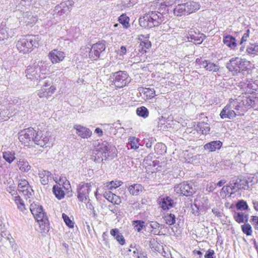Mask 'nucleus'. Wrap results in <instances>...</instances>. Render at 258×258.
<instances>
[{
	"mask_svg": "<svg viewBox=\"0 0 258 258\" xmlns=\"http://www.w3.org/2000/svg\"><path fill=\"white\" fill-rule=\"evenodd\" d=\"M163 15L157 11H152L145 14L139 19L140 25L144 28H151L157 27L164 21Z\"/></svg>",
	"mask_w": 258,
	"mask_h": 258,
	"instance_id": "nucleus-1",
	"label": "nucleus"
},
{
	"mask_svg": "<svg viewBox=\"0 0 258 258\" xmlns=\"http://www.w3.org/2000/svg\"><path fill=\"white\" fill-rule=\"evenodd\" d=\"M39 42L38 36L26 35L18 40L16 46L20 52L27 53L31 52L33 47H38Z\"/></svg>",
	"mask_w": 258,
	"mask_h": 258,
	"instance_id": "nucleus-2",
	"label": "nucleus"
},
{
	"mask_svg": "<svg viewBox=\"0 0 258 258\" xmlns=\"http://www.w3.org/2000/svg\"><path fill=\"white\" fill-rule=\"evenodd\" d=\"M249 61L239 57H233L226 63V68L234 73H240L247 69Z\"/></svg>",
	"mask_w": 258,
	"mask_h": 258,
	"instance_id": "nucleus-3",
	"label": "nucleus"
},
{
	"mask_svg": "<svg viewBox=\"0 0 258 258\" xmlns=\"http://www.w3.org/2000/svg\"><path fill=\"white\" fill-rule=\"evenodd\" d=\"M246 97L239 96L235 99H230L229 101L230 106L234 110L237 115H242L248 108L246 103Z\"/></svg>",
	"mask_w": 258,
	"mask_h": 258,
	"instance_id": "nucleus-4",
	"label": "nucleus"
},
{
	"mask_svg": "<svg viewBox=\"0 0 258 258\" xmlns=\"http://www.w3.org/2000/svg\"><path fill=\"white\" fill-rule=\"evenodd\" d=\"M113 83L116 88H121L128 85L131 80L128 75L125 71H119L112 73L111 76Z\"/></svg>",
	"mask_w": 258,
	"mask_h": 258,
	"instance_id": "nucleus-5",
	"label": "nucleus"
},
{
	"mask_svg": "<svg viewBox=\"0 0 258 258\" xmlns=\"http://www.w3.org/2000/svg\"><path fill=\"white\" fill-rule=\"evenodd\" d=\"M105 45L104 41H99L92 45L91 48L89 47H85L82 49L85 50L86 52L88 53L89 57L92 60H97L100 56L101 52L105 50ZM88 54H86V56Z\"/></svg>",
	"mask_w": 258,
	"mask_h": 258,
	"instance_id": "nucleus-6",
	"label": "nucleus"
},
{
	"mask_svg": "<svg viewBox=\"0 0 258 258\" xmlns=\"http://www.w3.org/2000/svg\"><path fill=\"white\" fill-rule=\"evenodd\" d=\"M36 130L32 127H29L21 131L19 133V139L25 146H32Z\"/></svg>",
	"mask_w": 258,
	"mask_h": 258,
	"instance_id": "nucleus-7",
	"label": "nucleus"
},
{
	"mask_svg": "<svg viewBox=\"0 0 258 258\" xmlns=\"http://www.w3.org/2000/svg\"><path fill=\"white\" fill-rule=\"evenodd\" d=\"M174 191L178 195L183 196H190L196 192V188L192 183L184 181L174 186Z\"/></svg>",
	"mask_w": 258,
	"mask_h": 258,
	"instance_id": "nucleus-8",
	"label": "nucleus"
},
{
	"mask_svg": "<svg viewBox=\"0 0 258 258\" xmlns=\"http://www.w3.org/2000/svg\"><path fill=\"white\" fill-rule=\"evenodd\" d=\"M92 184L90 182L79 185L78 188V198L80 202L89 201V195L91 190Z\"/></svg>",
	"mask_w": 258,
	"mask_h": 258,
	"instance_id": "nucleus-9",
	"label": "nucleus"
},
{
	"mask_svg": "<svg viewBox=\"0 0 258 258\" xmlns=\"http://www.w3.org/2000/svg\"><path fill=\"white\" fill-rule=\"evenodd\" d=\"M49 138L46 132L42 131H36L35 134L34 143L41 147H46L48 143Z\"/></svg>",
	"mask_w": 258,
	"mask_h": 258,
	"instance_id": "nucleus-10",
	"label": "nucleus"
},
{
	"mask_svg": "<svg viewBox=\"0 0 258 258\" xmlns=\"http://www.w3.org/2000/svg\"><path fill=\"white\" fill-rule=\"evenodd\" d=\"M65 56V54L63 52L57 49H53L48 54L49 59L53 64L62 61Z\"/></svg>",
	"mask_w": 258,
	"mask_h": 258,
	"instance_id": "nucleus-11",
	"label": "nucleus"
},
{
	"mask_svg": "<svg viewBox=\"0 0 258 258\" xmlns=\"http://www.w3.org/2000/svg\"><path fill=\"white\" fill-rule=\"evenodd\" d=\"M222 119H233L237 116L234 110L231 106L229 102L223 108L220 114Z\"/></svg>",
	"mask_w": 258,
	"mask_h": 258,
	"instance_id": "nucleus-12",
	"label": "nucleus"
},
{
	"mask_svg": "<svg viewBox=\"0 0 258 258\" xmlns=\"http://www.w3.org/2000/svg\"><path fill=\"white\" fill-rule=\"evenodd\" d=\"M196 61L199 63L201 68H204L207 71L216 72L219 70L220 67L218 64L214 63L210 60H204L201 61L200 59L198 58Z\"/></svg>",
	"mask_w": 258,
	"mask_h": 258,
	"instance_id": "nucleus-13",
	"label": "nucleus"
},
{
	"mask_svg": "<svg viewBox=\"0 0 258 258\" xmlns=\"http://www.w3.org/2000/svg\"><path fill=\"white\" fill-rule=\"evenodd\" d=\"M63 184L61 185L60 183L55 184L53 187V192L55 195V197L59 200L61 199L64 196V191L62 188L68 189V186H69V181H67V183L66 182L63 183Z\"/></svg>",
	"mask_w": 258,
	"mask_h": 258,
	"instance_id": "nucleus-14",
	"label": "nucleus"
},
{
	"mask_svg": "<svg viewBox=\"0 0 258 258\" xmlns=\"http://www.w3.org/2000/svg\"><path fill=\"white\" fill-rule=\"evenodd\" d=\"M26 76L28 79L33 80L40 77L35 62L29 66L25 71Z\"/></svg>",
	"mask_w": 258,
	"mask_h": 258,
	"instance_id": "nucleus-15",
	"label": "nucleus"
},
{
	"mask_svg": "<svg viewBox=\"0 0 258 258\" xmlns=\"http://www.w3.org/2000/svg\"><path fill=\"white\" fill-rule=\"evenodd\" d=\"M74 128L76 130V134L82 138L88 139L92 135V131L85 126L76 124Z\"/></svg>",
	"mask_w": 258,
	"mask_h": 258,
	"instance_id": "nucleus-16",
	"label": "nucleus"
},
{
	"mask_svg": "<svg viewBox=\"0 0 258 258\" xmlns=\"http://www.w3.org/2000/svg\"><path fill=\"white\" fill-rule=\"evenodd\" d=\"M40 216L36 218V220L39 224V227L41 231L43 232L48 231L49 221L45 214H40Z\"/></svg>",
	"mask_w": 258,
	"mask_h": 258,
	"instance_id": "nucleus-17",
	"label": "nucleus"
},
{
	"mask_svg": "<svg viewBox=\"0 0 258 258\" xmlns=\"http://www.w3.org/2000/svg\"><path fill=\"white\" fill-rule=\"evenodd\" d=\"M187 38L195 41L197 44H201L205 38V35L195 30L190 29L188 32Z\"/></svg>",
	"mask_w": 258,
	"mask_h": 258,
	"instance_id": "nucleus-18",
	"label": "nucleus"
},
{
	"mask_svg": "<svg viewBox=\"0 0 258 258\" xmlns=\"http://www.w3.org/2000/svg\"><path fill=\"white\" fill-rule=\"evenodd\" d=\"M223 43L231 49L234 50L237 46L235 37L230 35L225 36L223 39Z\"/></svg>",
	"mask_w": 258,
	"mask_h": 258,
	"instance_id": "nucleus-19",
	"label": "nucleus"
},
{
	"mask_svg": "<svg viewBox=\"0 0 258 258\" xmlns=\"http://www.w3.org/2000/svg\"><path fill=\"white\" fill-rule=\"evenodd\" d=\"M30 210L35 219L40 216V214H45L42 207L38 203L33 202L30 206Z\"/></svg>",
	"mask_w": 258,
	"mask_h": 258,
	"instance_id": "nucleus-20",
	"label": "nucleus"
},
{
	"mask_svg": "<svg viewBox=\"0 0 258 258\" xmlns=\"http://www.w3.org/2000/svg\"><path fill=\"white\" fill-rule=\"evenodd\" d=\"M222 144V142L220 141H214L207 143L204 145V147L205 150L209 152H214L216 150H219L221 148Z\"/></svg>",
	"mask_w": 258,
	"mask_h": 258,
	"instance_id": "nucleus-21",
	"label": "nucleus"
},
{
	"mask_svg": "<svg viewBox=\"0 0 258 258\" xmlns=\"http://www.w3.org/2000/svg\"><path fill=\"white\" fill-rule=\"evenodd\" d=\"M159 204L163 210H166L173 207L174 202L171 198L166 197L161 199Z\"/></svg>",
	"mask_w": 258,
	"mask_h": 258,
	"instance_id": "nucleus-22",
	"label": "nucleus"
},
{
	"mask_svg": "<svg viewBox=\"0 0 258 258\" xmlns=\"http://www.w3.org/2000/svg\"><path fill=\"white\" fill-rule=\"evenodd\" d=\"M246 101L248 108H253L258 110V95L252 94L248 97H246Z\"/></svg>",
	"mask_w": 258,
	"mask_h": 258,
	"instance_id": "nucleus-23",
	"label": "nucleus"
},
{
	"mask_svg": "<svg viewBox=\"0 0 258 258\" xmlns=\"http://www.w3.org/2000/svg\"><path fill=\"white\" fill-rule=\"evenodd\" d=\"M234 220L238 223H246L248 219V215L242 212H234L233 214Z\"/></svg>",
	"mask_w": 258,
	"mask_h": 258,
	"instance_id": "nucleus-24",
	"label": "nucleus"
},
{
	"mask_svg": "<svg viewBox=\"0 0 258 258\" xmlns=\"http://www.w3.org/2000/svg\"><path fill=\"white\" fill-rule=\"evenodd\" d=\"M110 234L114 237L120 245H123L125 244V239L117 228L112 229L110 230Z\"/></svg>",
	"mask_w": 258,
	"mask_h": 258,
	"instance_id": "nucleus-25",
	"label": "nucleus"
},
{
	"mask_svg": "<svg viewBox=\"0 0 258 258\" xmlns=\"http://www.w3.org/2000/svg\"><path fill=\"white\" fill-rule=\"evenodd\" d=\"M139 91L146 99H152L155 96V91L154 89L142 88L140 89Z\"/></svg>",
	"mask_w": 258,
	"mask_h": 258,
	"instance_id": "nucleus-26",
	"label": "nucleus"
},
{
	"mask_svg": "<svg viewBox=\"0 0 258 258\" xmlns=\"http://www.w3.org/2000/svg\"><path fill=\"white\" fill-rule=\"evenodd\" d=\"M187 14H190L200 9V5L199 3L189 2L185 3Z\"/></svg>",
	"mask_w": 258,
	"mask_h": 258,
	"instance_id": "nucleus-27",
	"label": "nucleus"
},
{
	"mask_svg": "<svg viewBox=\"0 0 258 258\" xmlns=\"http://www.w3.org/2000/svg\"><path fill=\"white\" fill-rule=\"evenodd\" d=\"M197 131H200L203 135H207L209 133L210 126L209 123L202 121L200 122L196 127Z\"/></svg>",
	"mask_w": 258,
	"mask_h": 258,
	"instance_id": "nucleus-28",
	"label": "nucleus"
},
{
	"mask_svg": "<svg viewBox=\"0 0 258 258\" xmlns=\"http://www.w3.org/2000/svg\"><path fill=\"white\" fill-rule=\"evenodd\" d=\"M104 197L109 202L115 204H119L120 200L118 196L112 193L111 191L105 192L104 194Z\"/></svg>",
	"mask_w": 258,
	"mask_h": 258,
	"instance_id": "nucleus-29",
	"label": "nucleus"
},
{
	"mask_svg": "<svg viewBox=\"0 0 258 258\" xmlns=\"http://www.w3.org/2000/svg\"><path fill=\"white\" fill-rule=\"evenodd\" d=\"M143 186L140 184H134L128 187L130 193L133 196H137L143 190Z\"/></svg>",
	"mask_w": 258,
	"mask_h": 258,
	"instance_id": "nucleus-30",
	"label": "nucleus"
},
{
	"mask_svg": "<svg viewBox=\"0 0 258 258\" xmlns=\"http://www.w3.org/2000/svg\"><path fill=\"white\" fill-rule=\"evenodd\" d=\"M51 175V173L47 170H43L39 173L41 183L43 185L47 184L49 182V177Z\"/></svg>",
	"mask_w": 258,
	"mask_h": 258,
	"instance_id": "nucleus-31",
	"label": "nucleus"
},
{
	"mask_svg": "<svg viewBox=\"0 0 258 258\" xmlns=\"http://www.w3.org/2000/svg\"><path fill=\"white\" fill-rule=\"evenodd\" d=\"M36 67L37 68L39 74H46L48 71L47 64L44 61L36 62Z\"/></svg>",
	"mask_w": 258,
	"mask_h": 258,
	"instance_id": "nucleus-32",
	"label": "nucleus"
},
{
	"mask_svg": "<svg viewBox=\"0 0 258 258\" xmlns=\"http://www.w3.org/2000/svg\"><path fill=\"white\" fill-rule=\"evenodd\" d=\"M250 177H240L238 184L237 188H242L244 189H247L249 187V184L251 182V181H249V179H250Z\"/></svg>",
	"mask_w": 258,
	"mask_h": 258,
	"instance_id": "nucleus-33",
	"label": "nucleus"
},
{
	"mask_svg": "<svg viewBox=\"0 0 258 258\" xmlns=\"http://www.w3.org/2000/svg\"><path fill=\"white\" fill-rule=\"evenodd\" d=\"M173 12L174 14L177 16L187 14L185 3L178 5L174 8Z\"/></svg>",
	"mask_w": 258,
	"mask_h": 258,
	"instance_id": "nucleus-34",
	"label": "nucleus"
},
{
	"mask_svg": "<svg viewBox=\"0 0 258 258\" xmlns=\"http://www.w3.org/2000/svg\"><path fill=\"white\" fill-rule=\"evenodd\" d=\"M249 30L247 29L245 31V32L243 34V35L241 38L240 43H239V45L240 46V47L239 48V52H242L244 51V48H245V45L244 43L247 40V39H248V38H249Z\"/></svg>",
	"mask_w": 258,
	"mask_h": 258,
	"instance_id": "nucleus-35",
	"label": "nucleus"
},
{
	"mask_svg": "<svg viewBox=\"0 0 258 258\" xmlns=\"http://www.w3.org/2000/svg\"><path fill=\"white\" fill-rule=\"evenodd\" d=\"M3 158L6 161H13L14 160L17 159L15 156V153L14 151H6L3 153Z\"/></svg>",
	"mask_w": 258,
	"mask_h": 258,
	"instance_id": "nucleus-36",
	"label": "nucleus"
},
{
	"mask_svg": "<svg viewBox=\"0 0 258 258\" xmlns=\"http://www.w3.org/2000/svg\"><path fill=\"white\" fill-rule=\"evenodd\" d=\"M14 201L16 204L17 205L18 209L21 211L24 212L26 210L25 205L20 197L19 196H15L14 197Z\"/></svg>",
	"mask_w": 258,
	"mask_h": 258,
	"instance_id": "nucleus-37",
	"label": "nucleus"
},
{
	"mask_svg": "<svg viewBox=\"0 0 258 258\" xmlns=\"http://www.w3.org/2000/svg\"><path fill=\"white\" fill-rule=\"evenodd\" d=\"M19 191L20 193L22 194L26 200L29 199L31 196H32L34 193V191L31 186L20 189Z\"/></svg>",
	"mask_w": 258,
	"mask_h": 258,
	"instance_id": "nucleus-38",
	"label": "nucleus"
},
{
	"mask_svg": "<svg viewBox=\"0 0 258 258\" xmlns=\"http://www.w3.org/2000/svg\"><path fill=\"white\" fill-rule=\"evenodd\" d=\"M246 51L248 54H258V44L257 43H250L247 48Z\"/></svg>",
	"mask_w": 258,
	"mask_h": 258,
	"instance_id": "nucleus-39",
	"label": "nucleus"
},
{
	"mask_svg": "<svg viewBox=\"0 0 258 258\" xmlns=\"http://www.w3.org/2000/svg\"><path fill=\"white\" fill-rule=\"evenodd\" d=\"M136 113L138 115L144 118L147 117L149 116L148 110L145 106L138 107L136 110Z\"/></svg>",
	"mask_w": 258,
	"mask_h": 258,
	"instance_id": "nucleus-40",
	"label": "nucleus"
},
{
	"mask_svg": "<svg viewBox=\"0 0 258 258\" xmlns=\"http://www.w3.org/2000/svg\"><path fill=\"white\" fill-rule=\"evenodd\" d=\"M129 21V17L126 16L125 14H122L118 18L119 22L125 28H127L130 26Z\"/></svg>",
	"mask_w": 258,
	"mask_h": 258,
	"instance_id": "nucleus-41",
	"label": "nucleus"
},
{
	"mask_svg": "<svg viewBox=\"0 0 258 258\" xmlns=\"http://www.w3.org/2000/svg\"><path fill=\"white\" fill-rule=\"evenodd\" d=\"M8 184L7 185V191L9 193L11 194L12 195H14L16 192L15 189V186L14 181L12 179H10V180H7Z\"/></svg>",
	"mask_w": 258,
	"mask_h": 258,
	"instance_id": "nucleus-42",
	"label": "nucleus"
},
{
	"mask_svg": "<svg viewBox=\"0 0 258 258\" xmlns=\"http://www.w3.org/2000/svg\"><path fill=\"white\" fill-rule=\"evenodd\" d=\"M164 219L166 223L169 225H172L175 223V216L172 214H167L166 215Z\"/></svg>",
	"mask_w": 258,
	"mask_h": 258,
	"instance_id": "nucleus-43",
	"label": "nucleus"
},
{
	"mask_svg": "<svg viewBox=\"0 0 258 258\" xmlns=\"http://www.w3.org/2000/svg\"><path fill=\"white\" fill-rule=\"evenodd\" d=\"M14 242V239L11 237H4L1 243V247L4 246L7 247L9 246H11Z\"/></svg>",
	"mask_w": 258,
	"mask_h": 258,
	"instance_id": "nucleus-44",
	"label": "nucleus"
},
{
	"mask_svg": "<svg viewBox=\"0 0 258 258\" xmlns=\"http://www.w3.org/2000/svg\"><path fill=\"white\" fill-rule=\"evenodd\" d=\"M133 225L134 228L138 232H140L143 227L145 226V222L141 220L134 221Z\"/></svg>",
	"mask_w": 258,
	"mask_h": 258,
	"instance_id": "nucleus-45",
	"label": "nucleus"
},
{
	"mask_svg": "<svg viewBox=\"0 0 258 258\" xmlns=\"http://www.w3.org/2000/svg\"><path fill=\"white\" fill-rule=\"evenodd\" d=\"M72 5V2L70 1H66L65 2H62L59 5L56 6L55 7V10H58L59 9H66L67 11H70L69 7L71 6Z\"/></svg>",
	"mask_w": 258,
	"mask_h": 258,
	"instance_id": "nucleus-46",
	"label": "nucleus"
},
{
	"mask_svg": "<svg viewBox=\"0 0 258 258\" xmlns=\"http://www.w3.org/2000/svg\"><path fill=\"white\" fill-rule=\"evenodd\" d=\"M129 142L127 144L128 148H131L133 149H137L138 148V139L135 138H131L129 139Z\"/></svg>",
	"mask_w": 258,
	"mask_h": 258,
	"instance_id": "nucleus-47",
	"label": "nucleus"
},
{
	"mask_svg": "<svg viewBox=\"0 0 258 258\" xmlns=\"http://www.w3.org/2000/svg\"><path fill=\"white\" fill-rule=\"evenodd\" d=\"M241 229L242 232L248 236L251 235L252 234L251 227L249 224L245 223L242 225L241 226Z\"/></svg>",
	"mask_w": 258,
	"mask_h": 258,
	"instance_id": "nucleus-48",
	"label": "nucleus"
},
{
	"mask_svg": "<svg viewBox=\"0 0 258 258\" xmlns=\"http://www.w3.org/2000/svg\"><path fill=\"white\" fill-rule=\"evenodd\" d=\"M18 167L22 172H28L31 168V166L29 165L28 162H19Z\"/></svg>",
	"mask_w": 258,
	"mask_h": 258,
	"instance_id": "nucleus-49",
	"label": "nucleus"
},
{
	"mask_svg": "<svg viewBox=\"0 0 258 258\" xmlns=\"http://www.w3.org/2000/svg\"><path fill=\"white\" fill-rule=\"evenodd\" d=\"M236 207L238 210H245L248 209V206L245 201L243 200H240L237 203Z\"/></svg>",
	"mask_w": 258,
	"mask_h": 258,
	"instance_id": "nucleus-50",
	"label": "nucleus"
},
{
	"mask_svg": "<svg viewBox=\"0 0 258 258\" xmlns=\"http://www.w3.org/2000/svg\"><path fill=\"white\" fill-rule=\"evenodd\" d=\"M62 217L66 225L70 228L74 227V223L70 219V218L65 214H62Z\"/></svg>",
	"mask_w": 258,
	"mask_h": 258,
	"instance_id": "nucleus-51",
	"label": "nucleus"
},
{
	"mask_svg": "<svg viewBox=\"0 0 258 258\" xmlns=\"http://www.w3.org/2000/svg\"><path fill=\"white\" fill-rule=\"evenodd\" d=\"M165 146L162 143H157L155 146V150L159 154H162L163 152L165 151Z\"/></svg>",
	"mask_w": 258,
	"mask_h": 258,
	"instance_id": "nucleus-52",
	"label": "nucleus"
},
{
	"mask_svg": "<svg viewBox=\"0 0 258 258\" xmlns=\"http://www.w3.org/2000/svg\"><path fill=\"white\" fill-rule=\"evenodd\" d=\"M28 182L25 179H21L19 180V183L18 184V190L25 188L26 187H29Z\"/></svg>",
	"mask_w": 258,
	"mask_h": 258,
	"instance_id": "nucleus-53",
	"label": "nucleus"
},
{
	"mask_svg": "<svg viewBox=\"0 0 258 258\" xmlns=\"http://www.w3.org/2000/svg\"><path fill=\"white\" fill-rule=\"evenodd\" d=\"M122 183V182L121 181H112L109 183V185H107V186L108 187V189H112L120 186Z\"/></svg>",
	"mask_w": 258,
	"mask_h": 258,
	"instance_id": "nucleus-54",
	"label": "nucleus"
},
{
	"mask_svg": "<svg viewBox=\"0 0 258 258\" xmlns=\"http://www.w3.org/2000/svg\"><path fill=\"white\" fill-rule=\"evenodd\" d=\"M135 1L133 0H122L121 3V7L123 8H130L133 7L135 5Z\"/></svg>",
	"mask_w": 258,
	"mask_h": 258,
	"instance_id": "nucleus-55",
	"label": "nucleus"
},
{
	"mask_svg": "<svg viewBox=\"0 0 258 258\" xmlns=\"http://www.w3.org/2000/svg\"><path fill=\"white\" fill-rule=\"evenodd\" d=\"M149 246L153 250L157 251L159 250L158 243L155 240V239L150 241Z\"/></svg>",
	"mask_w": 258,
	"mask_h": 258,
	"instance_id": "nucleus-56",
	"label": "nucleus"
},
{
	"mask_svg": "<svg viewBox=\"0 0 258 258\" xmlns=\"http://www.w3.org/2000/svg\"><path fill=\"white\" fill-rule=\"evenodd\" d=\"M131 48V47H128V48H126L124 46H121L119 49H118L116 52L120 56H123L127 51H130V49Z\"/></svg>",
	"mask_w": 258,
	"mask_h": 258,
	"instance_id": "nucleus-57",
	"label": "nucleus"
},
{
	"mask_svg": "<svg viewBox=\"0 0 258 258\" xmlns=\"http://www.w3.org/2000/svg\"><path fill=\"white\" fill-rule=\"evenodd\" d=\"M204 258H216L214 250L209 249L206 251Z\"/></svg>",
	"mask_w": 258,
	"mask_h": 258,
	"instance_id": "nucleus-58",
	"label": "nucleus"
},
{
	"mask_svg": "<svg viewBox=\"0 0 258 258\" xmlns=\"http://www.w3.org/2000/svg\"><path fill=\"white\" fill-rule=\"evenodd\" d=\"M240 177L234 176L232 178L230 182L231 184H233L234 185L233 186L232 189H234L235 187H238V180L239 179Z\"/></svg>",
	"mask_w": 258,
	"mask_h": 258,
	"instance_id": "nucleus-59",
	"label": "nucleus"
},
{
	"mask_svg": "<svg viewBox=\"0 0 258 258\" xmlns=\"http://www.w3.org/2000/svg\"><path fill=\"white\" fill-rule=\"evenodd\" d=\"M141 45H143L145 49H149L151 47V42L148 39H145L141 42Z\"/></svg>",
	"mask_w": 258,
	"mask_h": 258,
	"instance_id": "nucleus-60",
	"label": "nucleus"
},
{
	"mask_svg": "<svg viewBox=\"0 0 258 258\" xmlns=\"http://www.w3.org/2000/svg\"><path fill=\"white\" fill-rule=\"evenodd\" d=\"M38 95L39 97L42 98L43 97H47L46 94V89L44 87H42V88L39 91L38 93Z\"/></svg>",
	"mask_w": 258,
	"mask_h": 258,
	"instance_id": "nucleus-61",
	"label": "nucleus"
},
{
	"mask_svg": "<svg viewBox=\"0 0 258 258\" xmlns=\"http://www.w3.org/2000/svg\"><path fill=\"white\" fill-rule=\"evenodd\" d=\"M251 218V221L253 222L254 228L258 230V217L253 216Z\"/></svg>",
	"mask_w": 258,
	"mask_h": 258,
	"instance_id": "nucleus-62",
	"label": "nucleus"
},
{
	"mask_svg": "<svg viewBox=\"0 0 258 258\" xmlns=\"http://www.w3.org/2000/svg\"><path fill=\"white\" fill-rule=\"evenodd\" d=\"M55 87L52 86H50L49 88V89H48V90L46 89V94H47V97L51 96L52 94H53L55 92Z\"/></svg>",
	"mask_w": 258,
	"mask_h": 258,
	"instance_id": "nucleus-63",
	"label": "nucleus"
},
{
	"mask_svg": "<svg viewBox=\"0 0 258 258\" xmlns=\"http://www.w3.org/2000/svg\"><path fill=\"white\" fill-rule=\"evenodd\" d=\"M138 51L139 52H138L137 55H140V53L143 54L146 52L145 48L143 45H141V44L138 47Z\"/></svg>",
	"mask_w": 258,
	"mask_h": 258,
	"instance_id": "nucleus-64",
	"label": "nucleus"
}]
</instances>
